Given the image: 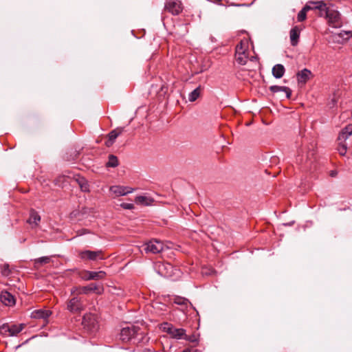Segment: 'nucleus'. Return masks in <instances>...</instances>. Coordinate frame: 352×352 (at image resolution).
<instances>
[{"label":"nucleus","instance_id":"nucleus-12","mask_svg":"<svg viewBox=\"0 0 352 352\" xmlns=\"http://www.w3.org/2000/svg\"><path fill=\"white\" fill-rule=\"evenodd\" d=\"M106 275V272L103 271L93 272L85 270L81 273V278L85 280H101L104 279Z\"/></svg>","mask_w":352,"mask_h":352},{"label":"nucleus","instance_id":"nucleus-43","mask_svg":"<svg viewBox=\"0 0 352 352\" xmlns=\"http://www.w3.org/2000/svg\"><path fill=\"white\" fill-rule=\"evenodd\" d=\"M333 102L335 103L336 100L334 99L332 100Z\"/></svg>","mask_w":352,"mask_h":352},{"label":"nucleus","instance_id":"nucleus-30","mask_svg":"<svg viewBox=\"0 0 352 352\" xmlns=\"http://www.w3.org/2000/svg\"><path fill=\"white\" fill-rule=\"evenodd\" d=\"M118 166V160L116 156L110 155L109 160L107 163V166L115 168Z\"/></svg>","mask_w":352,"mask_h":352},{"label":"nucleus","instance_id":"nucleus-38","mask_svg":"<svg viewBox=\"0 0 352 352\" xmlns=\"http://www.w3.org/2000/svg\"><path fill=\"white\" fill-rule=\"evenodd\" d=\"M344 34L347 36L346 38H349V34H351V36H352V33L351 32H344Z\"/></svg>","mask_w":352,"mask_h":352},{"label":"nucleus","instance_id":"nucleus-29","mask_svg":"<svg viewBox=\"0 0 352 352\" xmlns=\"http://www.w3.org/2000/svg\"><path fill=\"white\" fill-rule=\"evenodd\" d=\"M77 182L80 186V188L83 192H89V186L87 181L84 177H79L77 179Z\"/></svg>","mask_w":352,"mask_h":352},{"label":"nucleus","instance_id":"nucleus-25","mask_svg":"<svg viewBox=\"0 0 352 352\" xmlns=\"http://www.w3.org/2000/svg\"><path fill=\"white\" fill-rule=\"evenodd\" d=\"M51 261V256H42L34 259V264L36 267H38L43 265L47 264Z\"/></svg>","mask_w":352,"mask_h":352},{"label":"nucleus","instance_id":"nucleus-11","mask_svg":"<svg viewBox=\"0 0 352 352\" xmlns=\"http://www.w3.org/2000/svg\"><path fill=\"white\" fill-rule=\"evenodd\" d=\"M79 256L82 260H91L96 261L98 259H104L102 252L101 250L98 251H91V250H85L82 251L79 253Z\"/></svg>","mask_w":352,"mask_h":352},{"label":"nucleus","instance_id":"nucleus-31","mask_svg":"<svg viewBox=\"0 0 352 352\" xmlns=\"http://www.w3.org/2000/svg\"><path fill=\"white\" fill-rule=\"evenodd\" d=\"M11 273V270H10L9 265L8 264H4L1 267V274L3 276H8Z\"/></svg>","mask_w":352,"mask_h":352},{"label":"nucleus","instance_id":"nucleus-5","mask_svg":"<svg viewBox=\"0 0 352 352\" xmlns=\"http://www.w3.org/2000/svg\"><path fill=\"white\" fill-rule=\"evenodd\" d=\"M72 298L67 302V309L73 314L80 313L85 309L84 299L78 294H71Z\"/></svg>","mask_w":352,"mask_h":352},{"label":"nucleus","instance_id":"nucleus-42","mask_svg":"<svg viewBox=\"0 0 352 352\" xmlns=\"http://www.w3.org/2000/svg\"><path fill=\"white\" fill-rule=\"evenodd\" d=\"M307 160H310L311 161V159H309V157H307V160H306V162H305L306 163H307Z\"/></svg>","mask_w":352,"mask_h":352},{"label":"nucleus","instance_id":"nucleus-28","mask_svg":"<svg viewBox=\"0 0 352 352\" xmlns=\"http://www.w3.org/2000/svg\"><path fill=\"white\" fill-rule=\"evenodd\" d=\"M124 131V128L120 127L116 128V129L111 131L109 135L108 138L115 142L116 139Z\"/></svg>","mask_w":352,"mask_h":352},{"label":"nucleus","instance_id":"nucleus-9","mask_svg":"<svg viewBox=\"0 0 352 352\" xmlns=\"http://www.w3.org/2000/svg\"><path fill=\"white\" fill-rule=\"evenodd\" d=\"M164 10L173 15H178L182 12L183 8L179 0H167L165 3Z\"/></svg>","mask_w":352,"mask_h":352},{"label":"nucleus","instance_id":"nucleus-27","mask_svg":"<svg viewBox=\"0 0 352 352\" xmlns=\"http://www.w3.org/2000/svg\"><path fill=\"white\" fill-rule=\"evenodd\" d=\"M201 91V86H199L195 89H194L192 91H191L188 95V100L190 102L195 101L200 96Z\"/></svg>","mask_w":352,"mask_h":352},{"label":"nucleus","instance_id":"nucleus-4","mask_svg":"<svg viewBox=\"0 0 352 352\" xmlns=\"http://www.w3.org/2000/svg\"><path fill=\"white\" fill-rule=\"evenodd\" d=\"M91 292H94L97 294H102L104 292V287L102 285L91 283L87 286L82 287H73L70 289L71 294H81L87 295Z\"/></svg>","mask_w":352,"mask_h":352},{"label":"nucleus","instance_id":"nucleus-36","mask_svg":"<svg viewBox=\"0 0 352 352\" xmlns=\"http://www.w3.org/2000/svg\"><path fill=\"white\" fill-rule=\"evenodd\" d=\"M181 352H192V350L191 349H185L184 350H183Z\"/></svg>","mask_w":352,"mask_h":352},{"label":"nucleus","instance_id":"nucleus-7","mask_svg":"<svg viewBox=\"0 0 352 352\" xmlns=\"http://www.w3.org/2000/svg\"><path fill=\"white\" fill-rule=\"evenodd\" d=\"M25 327L24 324H9L5 323L0 326V334L3 336H16Z\"/></svg>","mask_w":352,"mask_h":352},{"label":"nucleus","instance_id":"nucleus-17","mask_svg":"<svg viewBox=\"0 0 352 352\" xmlns=\"http://www.w3.org/2000/svg\"><path fill=\"white\" fill-rule=\"evenodd\" d=\"M312 1L309 2L305 7L298 12L297 19L299 22H302L306 19L307 12L311 9L315 8V5L310 3Z\"/></svg>","mask_w":352,"mask_h":352},{"label":"nucleus","instance_id":"nucleus-19","mask_svg":"<svg viewBox=\"0 0 352 352\" xmlns=\"http://www.w3.org/2000/svg\"><path fill=\"white\" fill-rule=\"evenodd\" d=\"M285 67L281 64H276L272 68V74L276 78H280L285 74Z\"/></svg>","mask_w":352,"mask_h":352},{"label":"nucleus","instance_id":"nucleus-23","mask_svg":"<svg viewBox=\"0 0 352 352\" xmlns=\"http://www.w3.org/2000/svg\"><path fill=\"white\" fill-rule=\"evenodd\" d=\"M235 58L236 62L242 65H244L246 64L249 56H248V52H243V53H239V54H235Z\"/></svg>","mask_w":352,"mask_h":352},{"label":"nucleus","instance_id":"nucleus-16","mask_svg":"<svg viewBox=\"0 0 352 352\" xmlns=\"http://www.w3.org/2000/svg\"><path fill=\"white\" fill-rule=\"evenodd\" d=\"M311 72L307 69H303L297 73V80L300 84H305L311 76Z\"/></svg>","mask_w":352,"mask_h":352},{"label":"nucleus","instance_id":"nucleus-24","mask_svg":"<svg viewBox=\"0 0 352 352\" xmlns=\"http://www.w3.org/2000/svg\"><path fill=\"white\" fill-rule=\"evenodd\" d=\"M173 300L174 303L179 305H182L186 308L188 307V305H191V303L187 298H183V297H181L179 296H175L173 298Z\"/></svg>","mask_w":352,"mask_h":352},{"label":"nucleus","instance_id":"nucleus-40","mask_svg":"<svg viewBox=\"0 0 352 352\" xmlns=\"http://www.w3.org/2000/svg\"><path fill=\"white\" fill-rule=\"evenodd\" d=\"M192 350V352H201V351L198 350V349H191Z\"/></svg>","mask_w":352,"mask_h":352},{"label":"nucleus","instance_id":"nucleus-34","mask_svg":"<svg viewBox=\"0 0 352 352\" xmlns=\"http://www.w3.org/2000/svg\"><path fill=\"white\" fill-rule=\"evenodd\" d=\"M113 143L114 142L108 138V140L105 142V145L107 147H110L113 145Z\"/></svg>","mask_w":352,"mask_h":352},{"label":"nucleus","instance_id":"nucleus-14","mask_svg":"<svg viewBox=\"0 0 352 352\" xmlns=\"http://www.w3.org/2000/svg\"><path fill=\"white\" fill-rule=\"evenodd\" d=\"M0 299L2 303L6 306H13L15 304L14 296L7 291L1 292Z\"/></svg>","mask_w":352,"mask_h":352},{"label":"nucleus","instance_id":"nucleus-3","mask_svg":"<svg viewBox=\"0 0 352 352\" xmlns=\"http://www.w3.org/2000/svg\"><path fill=\"white\" fill-rule=\"evenodd\" d=\"M172 245V243L170 241L164 243L160 240L153 239L144 245V250L146 253L158 254L165 250L171 248Z\"/></svg>","mask_w":352,"mask_h":352},{"label":"nucleus","instance_id":"nucleus-1","mask_svg":"<svg viewBox=\"0 0 352 352\" xmlns=\"http://www.w3.org/2000/svg\"><path fill=\"white\" fill-rule=\"evenodd\" d=\"M120 339L124 342H131L135 344H144L148 341L146 332L135 325L122 328L120 333Z\"/></svg>","mask_w":352,"mask_h":352},{"label":"nucleus","instance_id":"nucleus-15","mask_svg":"<svg viewBox=\"0 0 352 352\" xmlns=\"http://www.w3.org/2000/svg\"><path fill=\"white\" fill-rule=\"evenodd\" d=\"M301 29L298 26H294L289 32V38L292 46L298 43Z\"/></svg>","mask_w":352,"mask_h":352},{"label":"nucleus","instance_id":"nucleus-33","mask_svg":"<svg viewBox=\"0 0 352 352\" xmlns=\"http://www.w3.org/2000/svg\"><path fill=\"white\" fill-rule=\"evenodd\" d=\"M120 206L124 209L131 210L134 208V205L133 204L122 203Z\"/></svg>","mask_w":352,"mask_h":352},{"label":"nucleus","instance_id":"nucleus-18","mask_svg":"<svg viewBox=\"0 0 352 352\" xmlns=\"http://www.w3.org/2000/svg\"><path fill=\"white\" fill-rule=\"evenodd\" d=\"M51 314L49 310L38 309L32 313V318L36 319H47Z\"/></svg>","mask_w":352,"mask_h":352},{"label":"nucleus","instance_id":"nucleus-8","mask_svg":"<svg viewBox=\"0 0 352 352\" xmlns=\"http://www.w3.org/2000/svg\"><path fill=\"white\" fill-rule=\"evenodd\" d=\"M161 329L167 333L171 338L182 339L185 336L186 330L182 328H175L172 324L164 322L161 324Z\"/></svg>","mask_w":352,"mask_h":352},{"label":"nucleus","instance_id":"nucleus-22","mask_svg":"<svg viewBox=\"0 0 352 352\" xmlns=\"http://www.w3.org/2000/svg\"><path fill=\"white\" fill-rule=\"evenodd\" d=\"M41 221V217L34 210H32L30 213V217L28 220V223L30 225L37 226Z\"/></svg>","mask_w":352,"mask_h":352},{"label":"nucleus","instance_id":"nucleus-10","mask_svg":"<svg viewBox=\"0 0 352 352\" xmlns=\"http://www.w3.org/2000/svg\"><path fill=\"white\" fill-rule=\"evenodd\" d=\"M82 324L85 328L89 331H94L98 328V321L96 316L91 314H86L82 318Z\"/></svg>","mask_w":352,"mask_h":352},{"label":"nucleus","instance_id":"nucleus-6","mask_svg":"<svg viewBox=\"0 0 352 352\" xmlns=\"http://www.w3.org/2000/svg\"><path fill=\"white\" fill-rule=\"evenodd\" d=\"M352 135V124L345 126L339 133L338 141V151L341 155H344L346 152L347 143L346 140Z\"/></svg>","mask_w":352,"mask_h":352},{"label":"nucleus","instance_id":"nucleus-21","mask_svg":"<svg viewBox=\"0 0 352 352\" xmlns=\"http://www.w3.org/2000/svg\"><path fill=\"white\" fill-rule=\"evenodd\" d=\"M249 42L248 40H241L239 43L236 46L235 54L243 53L248 52Z\"/></svg>","mask_w":352,"mask_h":352},{"label":"nucleus","instance_id":"nucleus-37","mask_svg":"<svg viewBox=\"0 0 352 352\" xmlns=\"http://www.w3.org/2000/svg\"><path fill=\"white\" fill-rule=\"evenodd\" d=\"M165 268L167 270L169 268L170 269V268H172V265L169 263H167L166 265L165 266Z\"/></svg>","mask_w":352,"mask_h":352},{"label":"nucleus","instance_id":"nucleus-26","mask_svg":"<svg viewBox=\"0 0 352 352\" xmlns=\"http://www.w3.org/2000/svg\"><path fill=\"white\" fill-rule=\"evenodd\" d=\"M135 201L139 204L148 206L151 204V202L153 201V199L149 197L140 195V196H137L135 197Z\"/></svg>","mask_w":352,"mask_h":352},{"label":"nucleus","instance_id":"nucleus-32","mask_svg":"<svg viewBox=\"0 0 352 352\" xmlns=\"http://www.w3.org/2000/svg\"><path fill=\"white\" fill-rule=\"evenodd\" d=\"M182 339H184L186 340H188L190 342H197L198 339L197 338L196 336L195 335H192V336H187L186 334L185 336H184V338Z\"/></svg>","mask_w":352,"mask_h":352},{"label":"nucleus","instance_id":"nucleus-35","mask_svg":"<svg viewBox=\"0 0 352 352\" xmlns=\"http://www.w3.org/2000/svg\"><path fill=\"white\" fill-rule=\"evenodd\" d=\"M338 175V172L336 170H331L329 173V175L332 177H336Z\"/></svg>","mask_w":352,"mask_h":352},{"label":"nucleus","instance_id":"nucleus-39","mask_svg":"<svg viewBox=\"0 0 352 352\" xmlns=\"http://www.w3.org/2000/svg\"><path fill=\"white\" fill-rule=\"evenodd\" d=\"M296 160H297V162H299V163H302V162H303V161H302V158H300V159H298V158Z\"/></svg>","mask_w":352,"mask_h":352},{"label":"nucleus","instance_id":"nucleus-20","mask_svg":"<svg viewBox=\"0 0 352 352\" xmlns=\"http://www.w3.org/2000/svg\"><path fill=\"white\" fill-rule=\"evenodd\" d=\"M270 90L273 93H276L279 91H283L286 94V97L289 98L292 94L291 89L287 87H280L277 85H273L270 87Z\"/></svg>","mask_w":352,"mask_h":352},{"label":"nucleus","instance_id":"nucleus-2","mask_svg":"<svg viewBox=\"0 0 352 352\" xmlns=\"http://www.w3.org/2000/svg\"><path fill=\"white\" fill-rule=\"evenodd\" d=\"M315 5V8L320 10V15L324 16L329 23L333 28H340L342 25V18L338 11L333 7H327L322 1L311 2Z\"/></svg>","mask_w":352,"mask_h":352},{"label":"nucleus","instance_id":"nucleus-13","mask_svg":"<svg viewBox=\"0 0 352 352\" xmlns=\"http://www.w3.org/2000/svg\"><path fill=\"white\" fill-rule=\"evenodd\" d=\"M110 191L116 196L119 197L132 192L133 188L128 186H113L110 188Z\"/></svg>","mask_w":352,"mask_h":352},{"label":"nucleus","instance_id":"nucleus-41","mask_svg":"<svg viewBox=\"0 0 352 352\" xmlns=\"http://www.w3.org/2000/svg\"><path fill=\"white\" fill-rule=\"evenodd\" d=\"M256 60V57H254V56H252V57L250 58V60L253 61V60Z\"/></svg>","mask_w":352,"mask_h":352}]
</instances>
